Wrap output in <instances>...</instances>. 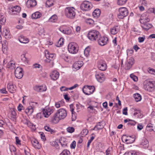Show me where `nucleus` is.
Listing matches in <instances>:
<instances>
[{
    "label": "nucleus",
    "mask_w": 155,
    "mask_h": 155,
    "mask_svg": "<svg viewBox=\"0 0 155 155\" xmlns=\"http://www.w3.org/2000/svg\"><path fill=\"white\" fill-rule=\"evenodd\" d=\"M144 88L145 90L150 92L153 91L155 89V81L147 80L145 82Z\"/></svg>",
    "instance_id": "nucleus-1"
},
{
    "label": "nucleus",
    "mask_w": 155,
    "mask_h": 155,
    "mask_svg": "<svg viewBox=\"0 0 155 155\" xmlns=\"http://www.w3.org/2000/svg\"><path fill=\"white\" fill-rule=\"evenodd\" d=\"M101 36L100 33L96 30H92L89 31L87 36L92 41H95Z\"/></svg>",
    "instance_id": "nucleus-2"
},
{
    "label": "nucleus",
    "mask_w": 155,
    "mask_h": 155,
    "mask_svg": "<svg viewBox=\"0 0 155 155\" xmlns=\"http://www.w3.org/2000/svg\"><path fill=\"white\" fill-rule=\"evenodd\" d=\"M75 9L73 7H67L65 9V14L67 17L72 19L75 15Z\"/></svg>",
    "instance_id": "nucleus-3"
},
{
    "label": "nucleus",
    "mask_w": 155,
    "mask_h": 155,
    "mask_svg": "<svg viewBox=\"0 0 155 155\" xmlns=\"http://www.w3.org/2000/svg\"><path fill=\"white\" fill-rule=\"evenodd\" d=\"M78 50V45L75 42H71L69 43L68 46V50L71 54L76 53Z\"/></svg>",
    "instance_id": "nucleus-4"
},
{
    "label": "nucleus",
    "mask_w": 155,
    "mask_h": 155,
    "mask_svg": "<svg viewBox=\"0 0 155 155\" xmlns=\"http://www.w3.org/2000/svg\"><path fill=\"white\" fill-rule=\"evenodd\" d=\"M119 13L118 15V18L123 19L127 15L128 12L127 8L125 7H121L118 9Z\"/></svg>",
    "instance_id": "nucleus-5"
},
{
    "label": "nucleus",
    "mask_w": 155,
    "mask_h": 155,
    "mask_svg": "<svg viewBox=\"0 0 155 155\" xmlns=\"http://www.w3.org/2000/svg\"><path fill=\"white\" fill-rule=\"evenodd\" d=\"M94 86L87 85L83 87L82 91L86 95H89L94 92Z\"/></svg>",
    "instance_id": "nucleus-6"
},
{
    "label": "nucleus",
    "mask_w": 155,
    "mask_h": 155,
    "mask_svg": "<svg viewBox=\"0 0 155 155\" xmlns=\"http://www.w3.org/2000/svg\"><path fill=\"white\" fill-rule=\"evenodd\" d=\"M92 7V4L87 1L84 2L81 5V9L83 11H88L90 10Z\"/></svg>",
    "instance_id": "nucleus-7"
},
{
    "label": "nucleus",
    "mask_w": 155,
    "mask_h": 155,
    "mask_svg": "<svg viewBox=\"0 0 155 155\" xmlns=\"http://www.w3.org/2000/svg\"><path fill=\"white\" fill-rule=\"evenodd\" d=\"M45 55L47 59L45 60L47 62L49 63L51 61H53L55 58L56 54H54L50 53L47 50L45 51Z\"/></svg>",
    "instance_id": "nucleus-8"
},
{
    "label": "nucleus",
    "mask_w": 155,
    "mask_h": 155,
    "mask_svg": "<svg viewBox=\"0 0 155 155\" xmlns=\"http://www.w3.org/2000/svg\"><path fill=\"white\" fill-rule=\"evenodd\" d=\"M134 60L132 58H130L127 59L124 65V68L125 70H129L134 63Z\"/></svg>",
    "instance_id": "nucleus-9"
},
{
    "label": "nucleus",
    "mask_w": 155,
    "mask_h": 155,
    "mask_svg": "<svg viewBox=\"0 0 155 155\" xmlns=\"http://www.w3.org/2000/svg\"><path fill=\"white\" fill-rule=\"evenodd\" d=\"M56 113L61 119H64L67 115V112L66 110L63 108L59 109Z\"/></svg>",
    "instance_id": "nucleus-10"
},
{
    "label": "nucleus",
    "mask_w": 155,
    "mask_h": 155,
    "mask_svg": "<svg viewBox=\"0 0 155 155\" xmlns=\"http://www.w3.org/2000/svg\"><path fill=\"white\" fill-rule=\"evenodd\" d=\"M15 74V77L18 79L21 78L23 76V69L20 67H18L16 69Z\"/></svg>",
    "instance_id": "nucleus-11"
},
{
    "label": "nucleus",
    "mask_w": 155,
    "mask_h": 155,
    "mask_svg": "<svg viewBox=\"0 0 155 155\" xmlns=\"http://www.w3.org/2000/svg\"><path fill=\"white\" fill-rule=\"evenodd\" d=\"M54 110L49 107H47L43 110V114L44 117H48L51 114L53 113Z\"/></svg>",
    "instance_id": "nucleus-12"
},
{
    "label": "nucleus",
    "mask_w": 155,
    "mask_h": 155,
    "mask_svg": "<svg viewBox=\"0 0 155 155\" xmlns=\"http://www.w3.org/2000/svg\"><path fill=\"white\" fill-rule=\"evenodd\" d=\"M98 38L97 40V42L99 45L103 46L107 44L108 39L107 37H101L100 36Z\"/></svg>",
    "instance_id": "nucleus-13"
},
{
    "label": "nucleus",
    "mask_w": 155,
    "mask_h": 155,
    "mask_svg": "<svg viewBox=\"0 0 155 155\" xmlns=\"http://www.w3.org/2000/svg\"><path fill=\"white\" fill-rule=\"evenodd\" d=\"M98 67L101 71L105 70L107 69V64L105 62L102 60L100 61L98 63Z\"/></svg>",
    "instance_id": "nucleus-14"
},
{
    "label": "nucleus",
    "mask_w": 155,
    "mask_h": 155,
    "mask_svg": "<svg viewBox=\"0 0 155 155\" xmlns=\"http://www.w3.org/2000/svg\"><path fill=\"white\" fill-rule=\"evenodd\" d=\"M95 77L97 81L100 83L102 82L105 79L104 75L102 73H100L96 74Z\"/></svg>",
    "instance_id": "nucleus-15"
},
{
    "label": "nucleus",
    "mask_w": 155,
    "mask_h": 155,
    "mask_svg": "<svg viewBox=\"0 0 155 155\" xmlns=\"http://www.w3.org/2000/svg\"><path fill=\"white\" fill-rule=\"evenodd\" d=\"M36 4L37 2L35 0H28L26 3V6L28 8L33 7Z\"/></svg>",
    "instance_id": "nucleus-16"
},
{
    "label": "nucleus",
    "mask_w": 155,
    "mask_h": 155,
    "mask_svg": "<svg viewBox=\"0 0 155 155\" xmlns=\"http://www.w3.org/2000/svg\"><path fill=\"white\" fill-rule=\"evenodd\" d=\"M34 90L40 92H42L46 91L47 89L46 87L44 86H36L34 87Z\"/></svg>",
    "instance_id": "nucleus-17"
},
{
    "label": "nucleus",
    "mask_w": 155,
    "mask_h": 155,
    "mask_svg": "<svg viewBox=\"0 0 155 155\" xmlns=\"http://www.w3.org/2000/svg\"><path fill=\"white\" fill-rule=\"evenodd\" d=\"M82 61H79L74 63L73 64V68L76 70H78L83 65Z\"/></svg>",
    "instance_id": "nucleus-18"
},
{
    "label": "nucleus",
    "mask_w": 155,
    "mask_h": 155,
    "mask_svg": "<svg viewBox=\"0 0 155 155\" xmlns=\"http://www.w3.org/2000/svg\"><path fill=\"white\" fill-rule=\"evenodd\" d=\"M59 73L57 71H53L50 74V76L51 79L54 80H57L59 77Z\"/></svg>",
    "instance_id": "nucleus-19"
},
{
    "label": "nucleus",
    "mask_w": 155,
    "mask_h": 155,
    "mask_svg": "<svg viewBox=\"0 0 155 155\" xmlns=\"http://www.w3.org/2000/svg\"><path fill=\"white\" fill-rule=\"evenodd\" d=\"M21 10V8L18 6H16L12 8L10 11V13H12V14H15L16 13H19Z\"/></svg>",
    "instance_id": "nucleus-20"
},
{
    "label": "nucleus",
    "mask_w": 155,
    "mask_h": 155,
    "mask_svg": "<svg viewBox=\"0 0 155 155\" xmlns=\"http://www.w3.org/2000/svg\"><path fill=\"white\" fill-rule=\"evenodd\" d=\"M147 14V13H145V14H142L141 17L140 22L141 23H147L150 21V19L147 17L145 18L144 17Z\"/></svg>",
    "instance_id": "nucleus-21"
},
{
    "label": "nucleus",
    "mask_w": 155,
    "mask_h": 155,
    "mask_svg": "<svg viewBox=\"0 0 155 155\" xmlns=\"http://www.w3.org/2000/svg\"><path fill=\"white\" fill-rule=\"evenodd\" d=\"M140 144L145 149H147L149 146V142L148 140L145 138L142 139L140 142Z\"/></svg>",
    "instance_id": "nucleus-22"
},
{
    "label": "nucleus",
    "mask_w": 155,
    "mask_h": 155,
    "mask_svg": "<svg viewBox=\"0 0 155 155\" xmlns=\"http://www.w3.org/2000/svg\"><path fill=\"white\" fill-rule=\"evenodd\" d=\"M31 141L33 146L35 148L39 149L41 148V146L37 140L34 139V140H32Z\"/></svg>",
    "instance_id": "nucleus-23"
},
{
    "label": "nucleus",
    "mask_w": 155,
    "mask_h": 155,
    "mask_svg": "<svg viewBox=\"0 0 155 155\" xmlns=\"http://www.w3.org/2000/svg\"><path fill=\"white\" fill-rule=\"evenodd\" d=\"M3 34L4 35L5 38L9 39L11 38V36L9 31L7 29L4 28L3 29Z\"/></svg>",
    "instance_id": "nucleus-24"
},
{
    "label": "nucleus",
    "mask_w": 155,
    "mask_h": 155,
    "mask_svg": "<svg viewBox=\"0 0 155 155\" xmlns=\"http://www.w3.org/2000/svg\"><path fill=\"white\" fill-rule=\"evenodd\" d=\"M119 27L118 26H115L110 29V32L112 35H115L119 31Z\"/></svg>",
    "instance_id": "nucleus-25"
},
{
    "label": "nucleus",
    "mask_w": 155,
    "mask_h": 155,
    "mask_svg": "<svg viewBox=\"0 0 155 155\" xmlns=\"http://www.w3.org/2000/svg\"><path fill=\"white\" fill-rule=\"evenodd\" d=\"M18 40L19 41L25 44L28 43L29 42V40L28 38L24 37L22 35H21L19 37Z\"/></svg>",
    "instance_id": "nucleus-26"
},
{
    "label": "nucleus",
    "mask_w": 155,
    "mask_h": 155,
    "mask_svg": "<svg viewBox=\"0 0 155 155\" xmlns=\"http://www.w3.org/2000/svg\"><path fill=\"white\" fill-rule=\"evenodd\" d=\"M61 119L58 115L56 113L53 116L52 119L51 121L53 123L56 124L58 123Z\"/></svg>",
    "instance_id": "nucleus-27"
},
{
    "label": "nucleus",
    "mask_w": 155,
    "mask_h": 155,
    "mask_svg": "<svg viewBox=\"0 0 155 155\" xmlns=\"http://www.w3.org/2000/svg\"><path fill=\"white\" fill-rule=\"evenodd\" d=\"M143 24L141 25V27L147 31L149 30L150 28H151L152 26V25L149 23H142Z\"/></svg>",
    "instance_id": "nucleus-28"
},
{
    "label": "nucleus",
    "mask_w": 155,
    "mask_h": 155,
    "mask_svg": "<svg viewBox=\"0 0 155 155\" xmlns=\"http://www.w3.org/2000/svg\"><path fill=\"white\" fill-rule=\"evenodd\" d=\"M41 14L38 12H37L33 13L31 15V18L33 19H36L40 18L41 16Z\"/></svg>",
    "instance_id": "nucleus-29"
},
{
    "label": "nucleus",
    "mask_w": 155,
    "mask_h": 155,
    "mask_svg": "<svg viewBox=\"0 0 155 155\" xmlns=\"http://www.w3.org/2000/svg\"><path fill=\"white\" fill-rule=\"evenodd\" d=\"M16 116V114L15 111L12 109L11 110V113L10 117V119L13 121H15Z\"/></svg>",
    "instance_id": "nucleus-30"
},
{
    "label": "nucleus",
    "mask_w": 155,
    "mask_h": 155,
    "mask_svg": "<svg viewBox=\"0 0 155 155\" xmlns=\"http://www.w3.org/2000/svg\"><path fill=\"white\" fill-rule=\"evenodd\" d=\"M101 14V11L99 9H95L93 12V16L95 18H97Z\"/></svg>",
    "instance_id": "nucleus-31"
},
{
    "label": "nucleus",
    "mask_w": 155,
    "mask_h": 155,
    "mask_svg": "<svg viewBox=\"0 0 155 155\" xmlns=\"http://www.w3.org/2000/svg\"><path fill=\"white\" fill-rule=\"evenodd\" d=\"M131 138L130 137H126V135H123L122 137V140L123 141H124L125 142H126L127 143H133V141L132 140L131 141H128V140H130V139Z\"/></svg>",
    "instance_id": "nucleus-32"
},
{
    "label": "nucleus",
    "mask_w": 155,
    "mask_h": 155,
    "mask_svg": "<svg viewBox=\"0 0 155 155\" xmlns=\"http://www.w3.org/2000/svg\"><path fill=\"white\" fill-rule=\"evenodd\" d=\"M33 112V107L31 106L28 107L25 110V112L26 113L31 114Z\"/></svg>",
    "instance_id": "nucleus-33"
},
{
    "label": "nucleus",
    "mask_w": 155,
    "mask_h": 155,
    "mask_svg": "<svg viewBox=\"0 0 155 155\" xmlns=\"http://www.w3.org/2000/svg\"><path fill=\"white\" fill-rule=\"evenodd\" d=\"M15 61H10L8 64L7 67L8 68H10L12 69L14 68H15Z\"/></svg>",
    "instance_id": "nucleus-34"
},
{
    "label": "nucleus",
    "mask_w": 155,
    "mask_h": 155,
    "mask_svg": "<svg viewBox=\"0 0 155 155\" xmlns=\"http://www.w3.org/2000/svg\"><path fill=\"white\" fill-rule=\"evenodd\" d=\"M7 88L8 91L11 93L14 92L16 90L15 87L13 85L9 84H8Z\"/></svg>",
    "instance_id": "nucleus-35"
},
{
    "label": "nucleus",
    "mask_w": 155,
    "mask_h": 155,
    "mask_svg": "<svg viewBox=\"0 0 155 155\" xmlns=\"http://www.w3.org/2000/svg\"><path fill=\"white\" fill-rule=\"evenodd\" d=\"M22 121L28 127H31L33 126V124L31 123L29 120L27 119L22 120Z\"/></svg>",
    "instance_id": "nucleus-36"
},
{
    "label": "nucleus",
    "mask_w": 155,
    "mask_h": 155,
    "mask_svg": "<svg viewBox=\"0 0 155 155\" xmlns=\"http://www.w3.org/2000/svg\"><path fill=\"white\" fill-rule=\"evenodd\" d=\"M57 16L55 15H54L49 18L48 21L50 22H55L57 21Z\"/></svg>",
    "instance_id": "nucleus-37"
},
{
    "label": "nucleus",
    "mask_w": 155,
    "mask_h": 155,
    "mask_svg": "<svg viewBox=\"0 0 155 155\" xmlns=\"http://www.w3.org/2000/svg\"><path fill=\"white\" fill-rule=\"evenodd\" d=\"M134 97L137 102L140 101L141 99L140 95L137 93L134 94Z\"/></svg>",
    "instance_id": "nucleus-38"
},
{
    "label": "nucleus",
    "mask_w": 155,
    "mask_h": 155,
    "mask_svg": "<svg viewBox=\"0 0 155 155\" xmlns=\"http://www.w3.org/2000/svg\"><path fill=\"white\" fill-rule=\"evenodd\" d=\"M131 110L134 112V116H136L137 115L139 117V115L140 113V110H137L134 108H132L131 109Z\"/></svg>",
    "instance_id": "nucleus-39"
},
{
    "label": "nucleus",
    "mask_w": 155,
    "mask_h": 155,
    "mask_svg": "<svg viewBox=\"0 0 155 155\" xmlns=\"http://www.w3.org/2000/svg\"><path fill=\"white\" fill-rule=\"evenodd\" d=\"M54 0H47L46 2V6L47 7H50L53 5Z\"/></svg>",
    "instance_id": "nucleus-40"
},
{
    "label": "nucleus",
    "mask_w": 155,
    "mask_h": 155,
    "mask_svg": "<svg viewBox=\"0 0 155 155\" xmlns=\"http://www.w3.org/2000/svg\"><path fill=\"white\" fill-rule=\"evenodd\" d=\"M44 127H45V130L46 131L50 132V133L51 134L55 132V131L54 130L52 129H51L48 126H45Z\"/></svg>",
    "instance_id": "nucleus-41"
},
{
    "label": "nucleus",
    "mask_w": 155,
    "mask_h": 155,
    "mask_svg": "<svg viewBox=\"0 0 155 155\" xmlns=\"http://www.w3.org/2000/svg\"><path fill=\"white\" fill-rule=\"evenodd\" d=\"M90 50L89 47H87L84 50V54L86 57H87L89 55Z\"/></svg>",
    "instance_id": "nucleus-42"
},
{
    "label": "nucleus",
    "mask_w": 155,
    "mask_h": 155,
    "mask_svg": "<svg viewBox=\"0 0 155 155\" xmlns=\"http://www.w3.org/2000/svg\"><path fill=\"white\" fill-rule=\"evenodd\" d=\"M101 123H102V122H100L98 123L97 125H96V127H97V130H99L103 128L104 126L101 124Z\"/></svg>",
    "instance_id": "nucleus-43"
},
{
    "label": "nucleus",
    "mask_w": 155,
    "mask_h": 155,
    "mask_svg": "<svg viewBox=\"0 0 155 155\" xmlns=\"http://www.w3.org/2000/svg\"><path fill=\"white\" fill-rule=\"evenodd\" d=\"M127 0H118L117 4L120 5H122L124 4Z\"/></svg>",
    "instance_id": "nucleus-44"
},
{
    "label": "nucleus",
    "mask_w": 155,
    "mask_h": 155,
    "mask_svg": "<svg viewBox=\"0 0 155 155\" xmlns=\"http://www.w3.org/2000/svg\"><path fill=\"white\" fill-rule=\"evenodd\" d=\"M153 126H152V124H149L147 125V126L146 129L148 131H151L153 130Z\"/></svg>",
    "instance_id": "nucleus-45"
},
{
    "label": "nucleus",
    "mask_w": 155,
    "mask_h": 155,
    "mask_svg": "<svg viewBox=\"0 0 155 155\" xmlns=\"http://www.w3.org/2000/svg\"><path fill=\"white\" fill-rule=\"evenodd\" d=\"M70 151L67 150H64L60 154V155H69Z\"/></svg>",
    "instance_id": "nucleus-46"
},
{
    "label": "nucleus",
    "mask_w": 155,
    "mask_h": 155,
    "mask_svg": "<svg viewBox=\"0 0 155 155\" xmlns=\"http://www.w3.org/2000/svg\"><path fill=\"white\" fill-rule=\"evenodd\" d=\"M74 109L72 108L71 109V111L72 113V121L75 120L76 119V117L75 114L74 112Z\"/></svg>",
    "instance_id": "nucleus-47"
},
{
    "label": "nucleus",
    "mask_w": 155,
    "mask_h": 155,
    "mask_svg": "<svg viewBox=\"0 0 155 155\" xmlns=\"http://www.w3.org/2000/svg\"><path fill=\"white\" fill-rule=\"evenodd\" d=\"M125 155H137L136 152L134 151H129L127 153H126Z\"/></svg>",
    "instance_id": "nucleus-48"
},
{
    "label": "nucleus",
    "mask_w": 155,
    "mask_h": 155,
    "mask_svg": "<svg viewBox=\"0 0 155 155\" xmlns=\"http://www.w3.org/2000/svg\"><path fill=\"white\" fill-rule=\"evenodd\" d=\"M64 44V38H61L59 40L58 42V46L59 47L61 46V45H63Z\"/></svg>",
    "instance_id": "nucleus-49"
},
{
    "label": "nucleus",
    "mask_w": 155,
    "mask_h": 155,
    "mask_svg": "<svg viewBox=\"0 0 155 155\" xmlns=\"http://www.w3.org/2000/svg\"><path fill=\"white\" fill-rule=\"evenodd\" d=\"M65 34L67 35H70L71 33L72 30L70 28H65Z\"/></svg>",
    "instance_id": "nucleus-50"
},
{
    "label": "nucleus",
    "mask_w": 155,
    "mask_h": 155,
    "mask_svg": "<svg viewBox=\"0 0 155 155\" xmlns=\"http://www.w3.org/2000/svg\"><path fill=\"white\" fill-rule=\"evenodd\" d=\"M67 130L68 132L71 133L73 132L74 131V129L73 127H68L67 128Z\"/></svg>",
    "instance_id": "nucleus-51"
},
{
    "label": "nucleus",
    "mask_w": 155,
    "mask_h": 155,
    "mask_svg": "<svg viewBox=\"0 0 155 155\" xmlns=\"http://www.w3.org/2000/svg\"><path fill=\"white\" fill-rule=\"evenodd\" d=\"M6 21V19L2 17V16L1 18H0V23L2 25H4Z\"/></svg>",
    "instance_id": "nucleus-52"
},
{
    "label": "nucleus",
    "mask_w": 155,
    "mask_h": 155,
    "mask_svg": "<svg viewBox=\"0 0 155 155\" xmlns=\"http://www.w3.org/2000/svg\"><path fill=\"white\" fill-rule=\"evenodd\" d=\"M86 23L89 25H92L94 23V21L91 19H88L86 20Z\"/></svg>",
    "instance_id": "nucleus-53"
},
{
    "label": "nucleus",
    "mask_w": 155,
    "mask_h": 155,
    "mask_svg": "<svg viewBox=\"0 0 155 155\" xmlns=\"http://www.w3.org/2000/svg\"><path fill=\"white\" fill-rule=\"evenodd\" d=\"M88 132V130L87 129H84L81 132V134L83 136L87 135Z\"/></svg>",
    "instance_id": "nucleus-54"
},
{
    "label": "nucleus",
    "mask_w": 155,
    "mask_h": 155,
    "mask_svg": "<svg viewBox=\"0 0 155 155\" xmlns=\"http://www.w3.org/2000/svg\"><path fill=\"white\" fill-rule=\"evenodd\" d=\"M94 137L93 136H92L91 137V139L88 140L87 145V147H89L90 143H91L92 141L94 139Z\"/></svg>",
    "instance_id": "nucleus-55"
},
{
    "label": "nucleus",
    "mask_w": 155,
    "mask_h": 155,
    "mask_svg": "<svg viewBox=\"0 0 155 155\" xmlns=\"http://www.w3.org/2000/svg\"><path fill=\"white\" fill-rule=\"evenodd\" d=\"M130 77L134 81H137L138 79L137 77L134 75L131 74L130 75Z\"/></svg>",
    "instance_id": "nucleus-56"
},
{
    "label": "nucleus",
    "mask_w": 155,
    "mask_h": 155,
    "mask_svg": "<svg viewBox=\"0 0 155 155\" xmlns=\"http://www.w3.org/2000/svg\"><path fill=\"white\" fill-rule=\"evenodd\" d=\"M148 72L150 74H155V70L149 68H148Z\"/></svg>",
    "instance_id": "nucleus-57"
},
{
    "label": "nucleus",
    "mask_w": 155,
    "mask_h": 155,
    "mask_svg": "<svg viewBox=\"0 0 155 155\" xmlns=\"http://www.w3.org/2000/svg\"><path fill=\"white\" fill-rule=\"evenodd\" d=\"M106 155H111V150L110 149L108 148L106 151Z\"/></svg>",
    "instance_id": "nucleus-58"
},
{
    "label": "nucleus",
    "mask_w": 155,
    "mask_h": 155,
    "mask_svg": "<svg viewBox=\"0 0 155 155\" xmlns=\"http://www.w3.org/2000/svg\"><path fill=\"white\" fill-rule=\"evenodd\" d=\"M62 58L66 61H68V57L67 55L64 54L62 56Z\"/></svg>",
    "instance_id": "nucleus-59"
},
{
    "label": "nucleus",
    "mask_w": 155,
    "mask_h": 155,
    "mask_svg": "<svg viewBox=\"0 0 155 155\" xmlns=\"http://www.w3.org/2000/svg\"><path fill=\"white\" fill-rule=\"evenodd\" d=\"M127 107H125L123 110V114L124 115H127Z\"/></svg>",
    "instance_id": "nucleus-60"
},
{
    "label": "nucleus",
    "mask_w": 155,
    "mask_h": 155,
    "mask_svg": "<svg viewBox=\"0 0 155 155\" xmlns=\"http://www.w3.org/2000/svg\"><path fill=\"white\" fill-rule=\"evenodd\" d=\"M33 68H42L41 65L37 64H33Z\"/></svg>",
    "instance_id": "nucleus-61"
},
{
    "label": "nucleus",
    "mask_w": 155,
    "mask_h": 155,
    "mask_svg": "<svg viewBox=\"0 0 155 155\" xmlns=\"http://www.w3.org/2000/svg\"><path fill=\"white\" fill-rule=\"evenodd\" d=\"M76 146V142L75 141H74L71 145V147L72 149H74Z\"/></svg>",
    "instance_id": "nucleus-62"
},
{
    "label": "nucleus",
    "mask_w": 155,
    "mask_h": 155,
    "mask_svg": "<svg viewBox=\"0 0 155 155\" xmlns=\"http://www.w3.org/2000/svg\"><path fill=\"white\" fill-rule=\"evenodd\" d=\"M10 149L11 152H12L13 151L14 152H15L16 151V148L14 146H11L10 147Z\"/></svg>",
    "instance_id": "nucleus-63"
},
{
    "label": "nucleus",
    "mask_w": 155,
    "mask_h": 155,
    "mask_svg": "<svg viewBox=\"0 0 155 155\" xmlns=\"http://www.w3.org/2000/svg\"><path fill=\"white\" fill-rule=\"evenodd\" d=\"M143 126L141 124H139L137 126V128L139 130H141L143 128Z\"/></svg>",
    "instance_id": "nucleus-64"
}]
</instances>
